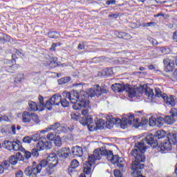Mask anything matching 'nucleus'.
<instances>
[{"label": "nucleus", "instance_id": "48", "mask_svg": "<svg viewBox=\"0 0 177 177\" xmlns=\"http://www.w3.org/2000/svg\"><path fill=\"white\" fill-rule=\"evenodd\" d=\"M2 166L3 167L4 169H8V168L9 167H10V163L9 160H5V161L3 162Z\"/></svg>", "mask_w": 177, "mask_h": 177}, {"label": "nucleus", "instance_id": "43", "mask_svg": "<svg viewBox=\"0 0 177 177\" xmlns=\"http://www.w3.org/2000/svg\"><path fill=\"white\" fill-rule=\"evenodd\" d=\"M55 132H56V133H60V132H63L64 133H66L67 132V128L64 126H61L59 124L58 131H55Z\"/></svg>", "mask_w": 177, "mask_h": 177}, {"label": "nucleus", "instance_id": "52", "mask_svg": "<svg viewBox=\"0 0 177 177\" xmlns=\"http://www.w3.org/2000/svg\"><path fill=\"white\" fill-rule=\"evenodd\" d=\"M57 60V58L52 57L50 58V64H55L54 67H56V64H57V62H56Z\"/></svg>", "mask_w": 177, "mask_h": 177}, {"label": "nucleus", "instance_id": "53", "mask_svg": "<svg viewBox=\"0 0 177 177\" xmlns=\"http://www.w3.org/2000/svg\"><path fill=\"white\" fill-rule=\"evenodd\" d=\"M10 133L16 135V126L15 124L10 125Z\"/></svg>", "mask_w": 177, "mask_h": 177}, {"label": "nucleus", "instance_id": "18", "mask_svg": "<svg viewBox=\"0 0 177 177\" xmlns=\"http://www.w3.org/2000/svg\"><path fill=\"white\" fill-rule=\"evenodd\" d=\"M58 157H60V158H67L70 156V148H62L58 151Z\"/></svg>", "mask_w": 177, "mask_h": 177}, {"label": "nucleus", "instance_id": "26", "mask_svg": "<svg viewBox=\"0 0 177 177\" xmlns=\"http://www.w3.org/2000/svg\"><path fill=\"white\" fill-rule=\"evenodd\" d=\"M176 139H177L176 133H169V134H167V140H169L170 143L173 145H176L177 142Z\"/></svg>", "mask_w": 177, "mask_h": 177}, {"label": "nucleus", "instance_id": "39", "mask_svg": "<svg viewBox=\"0 0 177 177\" xmlns=\"http://www.w3.org/2000/svg\"><path fill=\"white\" fill-rule=\"evenodd\" d=\"M103 125H104V122H103V120H99L95 123L97 129H103Z\"/></svg>", "mask_w": 177, "mask_h": 177}, {"label": "nucleus", "instance_id": "41", "mask_svg": "<svg viewBox=\"0 0 177 177\" xmlns=\"http://www.w3.org/2000/svg\"><path fill=\"white\" fill-rule=\"evenodd\" d=\"M30 138H31V140L33 142H38V140H39V139H40L39 134L35 133L31 136Z\"/></svg>", "mask_w": 177, "mask_h": 177}, {"label": "nucleus", "instance_id": "22", "mask_svg": "<svg viewBox=\"0 0 177 177\" xmlns=\"http://www.w3.org/2000/svg\"><path fill=\"white\" fill-rule=\"evenodd\" d=\"M57 165H47L46 168V174L48 175H53L57 171Z\"/></svg>", "mask_w": 177, "mask_h": 177}, {"label": "nucleus", "instance_id": "58", "mask_svg": "<svg viewBox=\"0 0 177 177\" xmlns=\"http://www.w3.org/2000/svg\"><path fill=\"white\" fill-rule=\"evenodd\" d=\"M173 39L175 42H177V30L174 32Z\"/></svg>", "mask_w": 177, "mask_h": 177}, {"label": "nucleus", "instance_id": "16", "mask_svg": "<svg viewBox=\"0 0 177 177\" xmlns=\"http://www.w3.org/2000/svg\"><path fill=\"white\" fill-rule=\"evenodd\" d=\"M170 113H171V116L167 115L164 118V122L169 124H174L175 122V117H177V112L175 110L172 109Z\"/></svg>", "mask_w": 177, "mask_h": 177}, {"label": "nucleus", "instance_id": "33", "mask_svg": "<svg viewBox=\"0 0 177 177\" xmlns=\"http://www.w3.org/2000/svg\"><path fill=\"white\" fill-rule=\"evenodd\" d=\"M1 132V133H10V125L3 126Z\"/></svg>", "mask_w": 177, "mask_h": 177}, {"label": "nucleus", "instance_id": "40", "mask_svg": "<svg viewBox=\"0 0 177 177\" xmlns=\"http://www.w3.org/2000/svg\"><path fill=\"white\" fill-rule=\"evenodd\" d=\"M59 104H61L62 107H68V104H70V102H68L66 99L61 98V102H59Z\"/></svg>", "mask_w": 177, "mask_h": 177}, {"label": "nucleus", "instance_id": "25", "mask_svg": "<svg viewBox=\"0 0 177 177\" xmlns=\"http://www.w3.org/2000/svg\"><path fill=\"white\" fill-rule=\"evenodd\" d=\"M31 113L24 111L22 113V122H24V124H27L28 122H31Z\"/></svg>", "mask_w": 177, "mask_h": 177}, {"label": "nucleus", "instance_id": "42", "mask_svg": "<svg viewBox=\"0 0 177 177\" xmlns=\"http://www.w3.org/2000/svg\"><path fill=\"white\" fill-rule=\"evenodd\" d=\"M21 151L24 153V156L26 160H29V158H31V156H32L31 152H30L28 151H26V149H24V151Z\"/></svg>", "mask_w": 177, "mask_h": 177}, {"label": "nucleus", "instance_id": "44", "mask_svg": "<svg viewBox=\"0 0 177 177\" xmlns=\"http://www.w3.org/2000/svg\"><path fill=\"white\" fill-rule=\"evenodd\" d=\"M122 35V39H126V41H129V39H132V36H131V35H129V33L123 32Z\"/></svg>", "mask_w": 177, "mask_h": 177}, {"label": "nucleus", "instance_id": "59", "mask_svg": "<svg viewBox=\"0 0 177 177\" xmlns=\"http://www.w3.org/2000/svg\"><path fill=\"white\" fill-rule=\"evenodd\" d=\"M56 46H57V45L56 44L53 43L52 44L51 48H50V50H54V52H55V50H55Z\"/></svg>", "mask_w": 177, "mask_h": 177}, {"label": "nucleus", "instance_id": "49", "mask_svg": "<svg viewBox=\"0 0 177 177\" xmlns=\"http://www.w3.org/2000/svg\"><path fill=\"white\" fill-rule=\"evenodd\" d=\"M23 142L24 143H31L32 140H31V137L30 136H26L23 138Z\"/></svg>", "mask_w": 177, "mask_h": 177}, {"label": "nucleus", "instance_id": "64", "mask_svg": "<svg viewBox=\"0 0 177 177\" xmlns=\"http://www.w3.org/2000/svg\"><path fill=\"white\" fill-rule=\"evenodd\" d=\"M160 50H161L162 53H163L164 55H165V53H167V48H161Z\"/></svg>", "mask_w": 177, "mask_h": 177}, {"label": "nucleus", "instance_id": "11", "mask_svg": "<svg viewBox=\"0 0 177 177\" xmlns=\"http://www.w3.org/2000/svg\"><path fill=\"white\" fill-rule=\"evenodd\" d=\"M127 126L129 125V127H131V125L134 128H139V127H140L141 125L142 127H143L146 125L147 122H149V120L147 119H142L140 122L139 121H140V120H139L138 118L135 119V115L130 113L127 114Z\"/></svg>", "mask_w": 177, "mask_h": 177}, {"label": "nucleus", "instance_id": "7", "mask_svg": "<svg viewBox=\"0 0 177 177\" xmlns=\"http://www.w3.org/2000/svg\"><path fill=\"white\" fill-rule=\"evenodd\" d=\"M165 135H167V133L165 131L158 130L155 133L154 136L152 134H148L142 140L145 142L147 145H149L153 149H156V147L158 146V141L157 139H162L165 138Z\"/></svg>", "mask_w": 177, "mask_h": 177}, {"label": "nucleus", "instance_id": "17", "mask_svg": "<svg viewBox=\"0 0 177 177\" xmlns=\"http://www.w3.org/2000/svg\"><path fill=\"white\" fill-rule=\"evenodd\" d=\"M81 98V95H80V93L77 91H71V97H70V102L72 104L77 103V102L80 101V99Z\"/></svg>", "mask_w": 177, "mask_h": 177}, {"label": "nucleus", "instance_id": "35", "mask_svg": "<svg viewBox=\"0 0 177 177\" xmlns=\"http://www.w3.org/2000/svg\"><path fill=\"white\" fill-rule=\"evenodd\" d=\"M28 104L30 110H32L33 111H38V106L37 105V103L31 101L29 102Z\"/></svg>", "mask_w": 177, "mask_h": 177}, {"label": "nucleus", "instance_id": "62", "mask_svg": "<svg viewBox=\"0 0 177 177\" xmlns=\"http://www.w3.org/2000/svg\"><path fill=\"white\" fill-rule=\"evenodd\" d=\"M1 120H3V121H6V122H8V121H9V118H8V116H3V117L1 118Z\"/></svg>", "mask_w": 177, "mask_h": 177}, {"label": "nucleus", "instance_id": "2", "mask_svg": "<svg viewBox=\"0 0 177 177\" xmlns=\"http://www.w3.org/2000/svg\"><path fill=\"white\" fill-rule=\"evenodd\" d=\"M48 165H59V159L56 153H50L46 159L41 160L37 166H30L25 169L24 173L29 177H38L37 174H40L43 168H46Z\"/></svg>", "mask_w": 177, "mask_h": 177}, {"label": "nucleus", "instance_id": "20", "mask_svg": "<svg viewBox=\"0 0 177 177\" xmlns=\"http://www.w3.org/2000/svg\"><path fill=\"white\" fill-rule=\"evenodd\" d=\"M20 158V157H21V158H23V155H21V153L18 152L16 154V156H11L9 158V162L10 164H11V165H16V164H17V162L19 161V159L17 158Z\"/></svg>", "mask_w": 177, "mask_h": 177}, {"label": "nucleus", "instance_id": "27", "mask_svg": "<svg viewBox=\"0 0 177 177\" xmlns=\"http://www.w3.org/2000/svg\"><path fill=\"white\" fill-rule=\"evenodd\" d=\"M100 75L102 77H106V75H113V69L111 68H105Z\"/></svg>", "mask_w": 177, "mask_h": 177}, {"label": "nucleus", "instance_id": "21", "mask_svg": "<svg viewBox=\"0 0 177 177\" xmlns=\"http://www.w3.org/2000/svg\"><path fill=\"white\" fill-rule=\"evenodd\" d=\"M50 101L54 106H59L62 102V95L59 94H55L50 97Z\"/></svg>", "mask_w": 177, "mask_h": 177}, {"label": "nucleus", "instance_id": "24", "mask_svg": "<svg viewBox=\"0 0 177 177\" xmlns=\"http://www.w3.org/2000/svg\"><path fill=\"white\" fill-rule=\"evenodd\" d=\"M2 147L9 150V151H12L13 150L14 141L4 140L2 143Z\"/></svg>", "mask_w": 177, "mask_h": 177}, {"label": "nucleus", "instance_id": "50", "mask_svg": "<svg viewBox=\"0 0 177 177\" xmlns=\"http://www.w3.org/2000/svg\"><path fill=\"white\" fill-rule=\"evenodd\" d=\"M72 120H74V121H79L80 122V120H81V118L80 117V115L74 113L71 115Z\"/></svg>", "mask_w": 177, "mask_h": 177}, {"label": "nucleus", "instance_id": "55", "mask_svg": "<svg viewBox=\"0 0 177 177\" xmlns=\"http://www.w3.org/2000/svg\"><path fill=\"white\" fill-rule=\"evenodd\" d=\"M113 174L115 177H122L121 171H120V170H115Z\"/></svg>", "mask_w": 177, "mask_h": 177}, {"label": "nucleus", "instance_id": "51", "mask_svg": "<svg viewBox=\"0 0 177 177\" xmlns=\"http://www.w3.org/2000/svg\"><path fill=\"white\" fill-rule=\"evenodd\" d=\"M115 35L118 37V38H122L124 32H120L118 30H115L114 32Z\"/></svg>", "mask_w": 177, "mask_h": 177}, {"label": "nucleus", "instance_id": "30", "mask_svg": "<svg viewBox=\"0 0 177 177\" xmlns=\"http://www.w3.org/2000/svg\"><path fill=\"white\" fill-rule=\"evenodd\" d=\"M70 81H71V77H65L58 80V82L59 85L67 84V82H70Z\"/></svg>", "mask_w": 177, "mask_h": 177}, {"label": "nucleus", "instance_id": "5", "mask_svg": "<svg viewBox=\"0 0 177 177\" xmlns=\"http://www.w3.org/2000/svg\"><path fill=\"white\" fill-rule=\"evenodd\" d=\"M111 89L115 92V93H118L120 92H127L128 93L129 97L130 99H133L136 95H138L142 93V91H139L140 88H133L129 85V84H114L111 86Z\"/></svg>", "mask_w": 177, "mask_h": 177}, {"label": "nucleus", "instance_id": "47", "mask_svg": "<svg viewBox=\"0 0 177 177\" xmlns=\"http://www.w3.org/2000/svg\"><path fill=\"white\" fill-rule=\"evenodd\" d=\"M149 125L150 127H156V118H149Z\"/></svg>", "mask_w": 177, "mask_h": 177}, {"label": "nucleus", "instance_id": "12", "mask_svg": "<svg viewBox=\"0 0 177 177\" xmlns=\"http://www.w3.org/2000/svg\"><path fill=\"white\" fill-rule=\"evenodd\" d=\"M106 159L108 161H111L113 165H117L119 168H124V158H120L118 155H114L113 151L108 150Z\"/></svg>", "mask_w": 177, "mask_h": 177}, {"label": "nucleus", "instance_id": "23", "mask_svg": "<svg viewBox=\"0 0 177 177\" xmlns=\"http://www.w3.org/2000/svg\"><path fill=\"white\" fill-rule=\"evenodd\" d=\"M13 151H24V149L21 145V142L19 140L14 141Z\"/></svg>", "mask_w": 177, "mask_h": 177}, {"label": "nucleus", "instance_id": "29", "mask_svg": "<svg viewBox=\"0 0 177 177\" xmlns=\"http://www.w3.org/2000/svg\"><path fill=\"white\" fill-rule=\"evenodd\" d=\"M0 42H2L3 44H5V42H9L10 41V36L8 35H3L2 33H0Z\"/></svg>", "mask_w": 177, "mask_h": 177}, {"label": "nucleus", "instance_id": "8", "mask_svg": "<svg viewBox=\"0 0 177 177\" xmlns=\"http://www.w3.org/2000/svg\"><path fill=\"white\" fill-rule=\"evenodd\" d=\"M84 104L86 106H83L81 109L82 115L84 117L80 119V124L84 126L86 125V124H91L93 121L92 116L89 115V111L91 109L89 98H88Z\"/></svg>", "mask_w": 177, "mask_h": 177}, {"label": "nucleus", "instance_id": "63", "mask_svg": "<svg viewBox=\"0 0 177 177\" xmlns=\"http://www.w3.org/2000/svg\"><path fill=\"white\" fill-rule=\"evenodd\" d=\"M5 169L3 168V166L2 165H0V174H3V171Z\"/></svg>", "mask_w": 177, "mask_h": 177}, {"label": "nucleus", "instance_id": "15", "mask_svg": "<svg viewBox=\"0 0 177 177\" xmlns=\"http://www.w3.org/2000/svg\"><path fill=\"white\" fill-rule=\"evenodd\" d=\"M39 102L42 107H45L46 109H47V110H49L50 111V110H52V106H55L50 100H50H47L46 103L44 102V97H42V95H39Z\"/></svg>", "mask_w": 177, "mask_h": 177}, {"label": "nucleus", "instance_id": "32", "mask_svg": "<svg viewBox=\"0 0 177 177\" xmlns=\"http://www.w3.org/2000/svg\"><path fill=\"white\" fill-rule=\"evenodd\" d=\"M60 127V122H57L55 124L50 125L48 128L49 131H59V128Z\"/></svg>", "mask_w": 177, "mask_h": 177}, {"label": "nucleus", "instance_id": "10", "mask_svg": "<svg viewBox=\"0 0 177 177\" xmlns=\"http://www.w3.org/2000/svg\"><path fill=\"white\" fill-rule=\"evenodd\" d=\"M120 124V128H122V129H125V128L128 127V118L127 117V115H125L122 118V120L116 118H112L107 120L106 122V128L108 129H111L113 127H114V124Z\"/></svg>", "mask_w": 177, "mask_h": 177}, {"label": "nucleus", "instance_id": "3", "mask_svg": "<svg viewBox=\"0 0 177 177\" xmlns=\"http://www.w3.org/2000/svg\"><path fill=\"white\" fill-rule=\"evenodd\" d=\"M108 150L102 149H97L93 151V154L88 155L87 160L83 165V172L89 175L92 172V165H95L96 160H100L102 156H107Z\"/></svg>", "mask_w": 177, "mask_h": 177}, {"label": "nucleus", "instance_id": "28", "mask_svg": "<svg viewBox=\"0 0 177 177\" xmlns=\"http://www.w3.org/2000/svg\"><path fill=\"white\" fill-rule=\"evenodd\" d=\"M164 118L158 117L156 118V127H158V128H161L164 125Z\"/></svg>", "mask_w": 177, "mask_h": 177}, {"label": "nucleus", "instance_id": "14", "mask_svg": "<svg viewBox=\"0 0 177 177\" xmlns=\"http://www.w3.org/2000/svg\"><path fill=\"white\" fill-rule=\"evenodd\" d=\"M172 145L173 144L171 143L169 140H165L163 142L158 145V150L161 153H164V151H169L170 150H172Z\"/></svg>", "mask_w": 177, "mask_h": 177}, {"label": "nucleus", "instance_id": "60", "mask_svg": "<svg viewBox=\"0 0 177 177\" xmlns=\"http://www.w3.org/2000/svg\"><path fill=\"white\" fill-rule=\"evenodd\" d=\"M160 16H162V17H164V16H165V14H162V12H160L158 14L153 15V17H160Z\"/></svg>", "mask_w": 177, "mask_h": 177}, {"label": "nucleus", "instance_id": "13", "mask_svg": "<svg viewBox=\"0 0 177 177\" xmlns=\"http://www.w3.org/2000/svg\"><path fill=\"white\" fill-rule=\"evenodd\" d=\"M145 168V165L142 164L138 160H133L131 165V169L133 171L131 172L132 177H145L142 175V169Z\"/></svg>", "mask_w": 177, "mask_h": 177}, {"label": "nucleus", "instance_id": "46", "mask_svg": "<svg viewBox=\"0 0 177 177\" xmlns=\"http://www.w3.org/2000/svg\"><path fill=\"white\" fill-rule=\"evenodd\" d=\"M71 92H68V91H64L62 93V96L64 97V99H68L70 100Z\"/></svg>", "mask_w": 177, "mask_h": 177}, {"label": "nucleus", "instance_id": "4", "mask_svg": "<svg viewBox=\"0 0 177 177\" xmlns=\"http://www.w3.org/2000/svg\"><path fill=\"white\" fill-rule=\"evenodd\" d=\"M145 93L150 100H153V99H154V97H162L163 100L165 102L166 104H168V106L175 107L176 104V102H175V96L169 95L168 97L167 95H163L162 92H161V90H160L159 88H156V95H154L153 89L150 88L149 87H147L145 89Z\"/></svg>", "mask_w": 177, "mask_h": 177}, {"label": "nucleus", "instance_id": "31", "mask_svg": "<svg viewBox=\"0 0 177 177\" xmlns=\"http://www.w3.org/2000/svg\"><path fill=\"white\" fill-rule=\"evenodd\" d=\"M86 125H87L89 131H97V127H96V124L93 123V120L91 123H86Z\"/></svg>", "mask_w": 177, "mask_h": 177}, {"label": "nucleus", "instance_id": "9", "mask_svg": "<svg viewBox=\"0 0 177 177\" xmlns=\"http://www.w3.org/2000/svg\"><path fill=\"white\" fill-rule=\"evenodd\" d=\"M52 149V142L39 140L37 144V148H34L31 151V155L33 157H38L39 153L38 151H42V150H50Z\"/></svg>", "mask_w": 177, "mask_h": 177}, {"label": "nucleus", "instance_id": "6", "mask_svg": "<svg viewBox=\"0 0 177 177\" xmlns=\"http://www.w3.org/2000/svg\"><path fill=\"white\" fill-rule=\"evenodd\" d=\"M146 143L143 140L142 142L136 144L134 149L131 150L130 154L131 157L135 158L136 161L138 162H145L146 161V156L145 153H146Z\"/></svg>", "mask_w": 177, "mask_h": 177}, {"label": "nucleus", "instance_id": "19", "mask_svg": "<svg viewBox=\"0 0 177 177\" xmlns=\"http://www.w3.org/2000/svg\"><path fill=\"white\" fill-rule=\"evenodd\" d=\"M72 154L77 157H82L84 156V151L82 147L76 146L72 149Z\"/></svg>", "mask_w": 177, "mask_h": 177}, {"label": "nucleus", "instance_id": "54", "mask_svg": "<svg viewBox=\"0 0 177 177\" xmlns=\"http://www.w3.org/2000/svg\"><path fill=\"white\" fill-rule=\"evenodd\" d=\"M17 81H19V82L23 81V80H24V75L23 74H19L17 76Z\"/></svg>", "mask_w": 177, "mask_h": 177}, {"label": "nucleus", "instance_id": "57", "mask_svg": "<svg viewBox=\"0 0 177 177\" xmlns=\"http://www.w3.org/2000/svg\"><path fill=\"white\" fill-rule=\"evenodd\" d=\"M106 5H115V0H109L106 2Z\"/></svg>", "mask_w": 177, "mask_h": 177}, {"label": "nucleus", "instance_id": "37", "mask_svg": "<svg viewBox=\"0 0 177 177\" xmlns=\"http://www.w3.org/2000/svg\"><path fill=\"white\" fill-rule=\"evenodd\" d=\"M48 35L49 38H59V37H60V33L57 32H49Z\"/></svg>", "mask_w": 177, "mask_h": 177}, {"label": "nucleus", "instance_id": "36", "mask_svg": "<svg viewBox=\"0 0 177 177\" xmlns=\"http://www.w3.org/2000/svg\"><path fill=\"white\" fill-rule=\"evenodd\" d=\"M77 167H80V162L78 160L76 159L73 160L71 163V168H72V169H75Z\"/></svg>", "mask_w": 177, "mask_h": 177}, {"label": "nucleus", "instance_id": "38", "mask_svg": "<svg viewBox=\"0 0 177 177\" xmlns=\"http://www.w3.org/2000/svg\"><path fill=\"white\" fill-rule=\"evenodd\" d=\"M54 143L55 146H57V147H60V146H62V138H60V136H57V137L54 140Z\"/></svg>", "mask_w": 177, "mask_h": 177}, {"label": "nucleus", "instance_id": "34", "mask_svg": "<svg viewBox=\"0 0 177 177\" xmlns=\"http://www.w3.org/2000/svg\"><path fill=\"white\" fill-rule=\"evenodd\" d=\"M31 120L36 124H39L41 122L39 117H38V115L36 113H31Z\"/></svg>", "mask_w": 177, "mask_h": 177}, {"label": "nucleus", "instance_id": "1", "mask_svg": "<svg viewBox=\"0 0 177 177\" xmlns=\"http://www.w3.org/2000/svg\"><path fill=\"white\" fill-rule=\"evenodd\" d=\"M102 93H109V88L106 86H99L96 84L93 88H90L88 92L84 93L80 98L78 103L75 102L73 105V110H82V107H86L85 103L89 97H95L97 96L99 97Z\"/></svg>", "mask_w": 177, "mask_h": 177}, {"label": "nucleus", "instance_id": "61", "mask_svg": "<svg viewBox=\"0 0 177 177\" xmlns=\"http://www.w3.org/2000/svg\"><path fill=\"white\" fill-rule=\"evenodd\" d=\"M78 49H84V48H85V46H84V44H79L78 46H77Z\"/></svg>", "mask_w": 177, "mask_h": 177}, {"label": "nucleus", "instance_id": "56", "mask_svg": "<svg viewBox=\"0 0 177 177\" xmlns=\"http://www.w3.org/2000/svg\"><path fill=\"white\" fill-rule=\"evenodd\" d=\"M15 177H23V171L19 170L15 173Z\"/></svg>", "mask_w": 177, "mask_h": 177}, {"label": "nucleus", "instance_id": "45", "mask_svg": "<svg viewBox=\"0 0 177 177\" xmlns=\"http://www.w3.org/2000/svg\"><path fill=\"white\" fill-rule=\"evenodd\" d=\"M57 136H56V134L53 133H49L47 135V139H48V140H55L56 139Z\"/></svg>", "mask_w": 177, "mask_h": 177}]
</instances>
